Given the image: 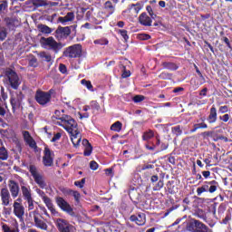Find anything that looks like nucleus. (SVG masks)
Returning a JSON list of instances; mask_svg holds the SVG:
<instances>
[{
    "label": "nucleus",
    "mask_w": 232,
    "mask_h": 232,
    "mask_svg": "<svg viewBox=\"0 0 232 232\" xmlns=\"http://www.w3.org/2000/svg\"><path fill=\"white\" fill-rule=\"evenodd\" d=\"M29 217H33L34 226L38 227L39 229H43L44 231H46L48 229V225L41 218V215H39V212L37 210H33L29 213Z\"/></svg>",
    "instance_id": "0eeeda50"
},
{
    "label": "nucleus",
    "mask_w": 232,
    "mask_h": 232,
    "mask_svg": "<svg viewBox=\"0 0 232 232\" xmlns=\"http://www.w3.org/2000/svg\"><path fill=\"white\" fill-rule=\"evenodd\" d=\"M36 192L38 193V195L42 198V199L44 198V197H46V194H44V191L41 190V189H36Z\"/></svg>",
    "instance_id": "338daca9"
},
{
    "label": "nucleus",
    "mask_w": 232,
    "mask_h": 232,
    "mask_svg": "<svg viewBox=\"0 0 232 232\" xmlns=\"http://www.w3.org/2000/svg\"><path fill=\"white\" fill-rule=\"evenodd\" d=\"M40 44L42 48H44L45 50H53V52H54L55 53H57L59 50L63 48V44L55 41V38H53V36L47 38L41 37Z\"/></svg>",
    "instance_id": "f03ea898"
},
{
    "label": "nucleus",
    "mask_w": 232,
    "mask_h": 232,
    "mask_svg": "<svg viewBox=\"0 0 232 232\" xmlns=\"http://www.w3.org/2000/svg\"><path fill=\"white\" fill-rule=\"evenodd\" d=\"M220 121H223V122H227L229 121V114H225L223 116L219 117Z\"/></svg>",
    "instance_id": "bf43d9fd"
},
{
    "label": "nucleus",
    "mask_w": 232,
    "mask_h": 232,
    "mask_svg": "<svg viewBox=\"0 0 232 232\" xmlns=\"http://www.w3.org/2000/svg\"><path fill=\"white\" fill-rule=\"evenodd\" d=\"M118 33H120V35L123 37L124 41H128V39H130V36H128V31L120 29Z\"/></svg>",
    "instance_id": "58836bf2"
},
{
    "label": "nucleus",
    "mask_w": 232,
    "mask_h": 232,
    "mask_svg": "<svg viewBox=\"0 0 232 232\" xmlns=\"http://www.w3.org/2000/svg\"><path fill=\"white\" fill-rule=\"evenodd\" d=\"M150 37L151 36H150V34H146L140 35V39H142L143 41H148V39H150Z\"/></svg>",
    "instance_id": "0e129e2a"
},
{
    "label": "nucleus",
    "mask_w": 232,
    "mask_h": 232,
    "mask_svg": "<svg viewBox=\"0 0 232 232\" xmlns=\"http://www.w3.org/2000/svg\"><path fill=\"white\" fill-rule=\"evenodd\" d=\"M56 227L60 232H73V226L63 218L55 219Z\"/></svg>",
    "instance_id": "9b49d317"
},
{
    "label": "nucleus",
    "mask_w": 232,
    "mask_h": 232,
    "mask_svg": "<svg viewBox=\"0 0 232 232\" xmlns=\"http://www.w3.org/2000/svg\"><path fill=\"white\" fill-rule=\"evenodd\" d=\"M0 198H1L3 206L5 207L10 206V203L12 202V196L10 195V190H8V188H1Z\"/></svg>",
    "instance_id": "4468645a"
},
{
    "label": "nucleus",
    "mask_w": 232,
    "mask_h": 232,
    "mask_svg": "<svg viewBox=\"0 0 232 232\" xmlns=\"http://www.w3.org/2000/svg\"><path fill=\"white\" fill-rule=\"evenodd\" d=\"M37 28H38L39 32H41V34H44L47 35H50V34H52V32H53V29H52L48 25L43 24H39L37 25Z\"/></svg>",
    "instance_id": "393cba45"
},
{
    "label": "nucleus",
    "mask_w": 232,
    "mask_h": 232,
    "mask_svg": "<svg viewBox=\"0 0 232 232\" xmlns=\"http://www.w3.org/2000/svg\"><path fill=\"white\" fill-rule=\"evenodd\" d=\"M61 137H62L61 132H57L56 134H54V136L51 140V142H57V140H59Z\"/></svg>",
    "instance_id": "8fccbe9b"
},
{
    "label": "nucleus",
    "mask_w": 232,
    "mask_h": 232,
    "mask_svg": "<svg viewBox=\"0 0 232 232\" xmlns=\"http://www.w3.org/2000/svg\"><path fill=\"white\" fill-rule=\"evenodd\" d=\"M0 160H8V151L5 147L0 148Z\"/></svg>",
    "instance_id": "473e14b6"
},
{
    "label": "nucleus",
    "mask_w": 232,
    "mask_h": 232,
    "mask_svg": "<svg viewBox=\"0 0 232 232\" xmlns=\"http://www.w3.org/2000/svg\"><path fill=\"white\" fill-rule=\"evenodd\" d=\"M199 95H203V97H206V95H208V88H204L203 90H201Z\"/></svg>",
    "instance_id": "774afa93"
},
{
    "label": "nucleus",
    "mask_w": 232,
    "mask_h": 232,
    "mask_svg": "<svg viewBox=\"0 0 232 232\" xmlns=\"http://www.w3.org/2000/svg\"><path fill=\"white\" fill-rule=\"evenodd\" d=\"M34 6H48V1L46 0H32Z\"/></svg>",
    "instance_id": "7c9ffc66"
},
{
    "label": "nucleus",
    "mask_w": 232,
    "mask_h": 232,
    "mask_svg": "<svg viewBox=\"0 0 232 232\" xmlns=\"http://www.w3.org/2000/svg\"><path fill=\"white\" fill-rule=\"evenodd\" d=\"M112 131H121L122 130V123L121 121H116L111 126Z\"/></svg>",
    "instance_id": "72a5a7b5"
},
{
    "label": "nucleus",
    "mask_w": 232,
    "mask_h": 232,
    "mask_svg": "<svg viewBox=\"0 0 232 232\" xmlns=\"http://www.w3.org/2000/svg\"><path fill=\"white\" fill-rule=\"evenodd\" d=\"M164 188V181L160 180L157 185L153 188L154 191H160V189H162Z\"/></svg>",
    "instance_id": "a18cd8bd"
},
{
    "label": "nucleus",
    "mask_w": 232,
    "mask_h": 232,
    "mask_svg": "<svg viewBox=\"0 0 232 232\" xmlns=\"http://www.w3.org/2000/svg\"><path fill=\"white\" fill-rule=\"evenodd\" d=\"M160 77V79H171V74L168 72H161Z\"/></svg>",
    "instance_id": "6e6d98bb"
},
{
    "label": "nucleus",
    "mask_w": 232,
    "mask_h": 232,
    "mask_svg": "<svg viewBox=\"0 0 232 232\" xmlns=\"http://www.w3.org/2000/svg\"><path fill=\"white\" fill-rule=\"evenodd\" d=\"M202 122L201 123H196L194 124V128L190 130L191 133H195V131H197V130H200V129H207L208 128V124H206L204 122V119H201Z\"/></svg>",
    "instance_id": "c85d7f7f"
},
{
    "label": "nucleus",
    "mask_w": 232,
    "mask_h": 232,
    "mask_svg": "<svg viewBox=\"0 0 232 232\" xmlns=\"http://www.w3.org/2000/svg\"><path fill=\"white\" fill-rule=\"evenodd\" d=\"M5 79L7 86H10L13 90H17L21 86L19 75L12 69L5 70Z\"/></svg>",
    "instance_id": "7ed1b4c3"
},
{
    "label": "nucleus",
    "mask_w": 232,
    "mask_h": 232,
    "mask_svg": "<svg viewBox=\"0 0 232 232\" xmlns=\"http://www.w3.org/2000/svg\"><path fill=\"white\" fill-rule=\"evenodd\" d=\"M13 213L19 218L20 222H23L24 218V207L21 204V198L14 200L13 204Z\"/></svg>",
    "instance_id": "6e6552de"
},
{
    "label": "nucleus",
    "mask_w": 232,
    "mask_h": 232,
    "mask_svg": "<svg viewBox=\"0 0 232 232\" xmlns=\"http://www.w3.org/2000/svg\"><path fill=\"white\" fill-rule=\"evenodd\" d=\"M3 215H4V217H10V215H12V208L4 207Z\"/></svg>",
    "instance_id": "c03bdc74"
},
{
    "label": "nucleus",
    "mask_w": 232,
    "mask_h": 232,
    "mask_svg": "<svg viewBox=\"0 0 232 232\" xmlns=\"http://www.w3.org/2000/svg\"><path fill=\"white\" fill-rule=\"evenodd\" d=\"M163 66L167 70H177V65H175V63H163Z\"/></svg>",
    "instance_id": "e433bc0d"
},
{
    "label": "nucleus",
    "mask_w": 232,
    "mask_h": 232,
    "mask_svg": "<svg viewBox=\"0 0 232 232\" xmlns=\"http://www.w3.org/2000/svg\"><path fill=\"white\" fill-rule=\"evenodd\" d=\"M59 70H60L61 73H66V72H67V70H66V65L61 63V64L59 65Z\"/></svg>",
    "instance_id": "13d9d810"
},
{
    "label": "nucleus",
    "mask_w": 232,
    "mask_h": 232,
    "mask_svg": "<svg viewBox=\"0 0 232 232\" xmlns=\"http://www.w3.org/2000/svg\"><path fill=\"white\" fill-rule=\"evenodd\" d=\"M23 135L26 144H28L30 148H35V140H34V138H32V136L30 135V132H28L27 130H24L23 132Z\"/></svg>",
    "instance_id": "4be33fe9"
},
{
    "label": "nucleus",
    "mask_w": 232,
    "mask_h": 232,
    "mask_svg": "<svg viewBox=\"0 0 232 232\" xmlns=\"http://www.w3.org/2000/svg\"><path fill=\"white\" fill-rule=\"evenodd\" d=\"M94 44H101L102 46L104 44H108V41L106 39H99L94 41Z\"/></svg>",
    "instance_id": "de8ad7c7"
},
{
    "label": "nucleus",
    "mask_w": 232,
    "mask_h": 232,
    "mask_svg": "<svg viewBox=\"0 0 232 232\" xmlns=\"http://www.w3.org/2000/svg\"><path fill=\"white\" fill-rule=\"evenodd\" d=\"M56 34L58 35H59V34H61V35H70V34H72V30L70 29L69 26L58 27L56 29Z\"/></svg>",
    "instance_id": "bb28decb"
},
{
    "label": "nucleus",
    "mask_w": 232,
    "mask_h": 232,
    "mask_svg": "<svg viewBox=\"0 0 232 232\" xmlns=\"http://www.w3.org/2000/svg\"><path fill=\"white\" fill-rule=\"evenodd\" d=\"M6 39V29L0 27V41H5Z\"/></svg>",
    "instance_id": "a19ab883"
},
{
    "label": "nucleus",
    "mask_w": 232,
    "mask_h": 232,
    "mask_svg": "<svg viewBox=\"0 0 232 232\" xmlns=\"http://www.w3.org/2000/svg\"><path fill=\"white\" fill-rule=\"evenodd\" d=\"M56 204L62 209V211H65V213H69V215L73 213V208H72V206H70V204L62 197L56 198Z\"/></svg>",
    "instance_id": "ddd939ff"
},
{
    "label": "nucleus",
    "mask_w": 232,
    "mask_h": 232,
    "mask_svg": "<svg viewBox=\"0 0 232 232\" xmlns=\"http://www.w3.org/2000/svg\"><path fill=\"white\" fill-rule=\"evenodd\" d=\"M130 222H135L137 226H144L146 224V214L138 213L137 215L130 216Z\"/></svg>",
    "instance_id": "a211bd4d"
},
{
    "label": "nucleus",
    "mask_w": 232,
    "mask_h": 232,
    "mask_svg": "<svg viewBox=\"0 0 232 232\" xmlns=\"http://www.w3.org/2000/svg\"><path fill=\"white\" fill-rule=\"evenodd\" d=\"M11 99V106L13 110H17L19 106H21V102L23 101V92H10Z\"/></svg>",
    "instance_id": "9d476101"
},
{
    "label": "nucleus",
    "mask_w": 232,
    "mask_h": 232,
    "mask_svg": "<svg viewBox=\"0 0 232 232\" xmlns=\"http://www.w3.org/2000/svg\"><path fill=\"white\" fill-rule=\"evenodd\" d=\"M73 21H75V14L73 12H69L66 15L58 17V23H61L63 26L73 23Z\"/></svg>",
    "instance_id": "dca6fc26"
},
{
    "label": "nucleus",
    "mask_w": 232,
    "mask_h": 232,
    "mask_svg": "<svg viewBox=\"0 0 232 232\" xmlns=\"http://www.w3.org/2000/svg\"><path fill=\"white\" fill-rule=\"evenodd\" d=\"M8 7V4L6 2H2L0 4V12H5V10H6V8Z\"/></svg>",
    "instance_id": "4d7b16f0"
},
{
    "label": "nucleus",
    "mask_w": 232,
    "mask_h": 232,
    "mask_svg": "<svg viewBox=\"0 0 232 232\" xmlns=\"http://www.w3.org/2000/svg\"><path fill=\"white\" fill-rule=\"evenodd\" d=\"M8 186H9V193H11L12 198H17V197H19V191H20L19 183L14 180H10Z\"/></svg>",
    "instance_id": "f3484780"
},
{
    "label": "nucleus",
    "mask_w": 232,
    "mask_h": 232,
    "mask_svg": "<svg viewBox=\"0 0 232 232\" xmlns=\"http://www.w3.org/2000/svg\"><path fill=\"white\" fill-rule=\"evenodd\" d=\"M53 150H50L48 147H45L43 157L44 165L47 167L53 166Z\"/></svg>",
    "instance_id": "f8f14e48"
},
{
    "label": "nucleus",
    "mask_w": 232,
    "mask_h": 232,
    "mask_svg": "<svg viewBox=\"0 0 232 232\" xmlns=\"http://www.w3.org/2000/svg\"><path fill=\"white\" fill-rule=\"evenodd\" d=\"M42 200H44L46 208L49 209V211H51L53 217H59V213L57 209H55V207L53 206V203L52 202V199H50V198L46 196L44 197Z\"/></svg>",
    "instance_id": "6ab92c4d"
},
{
    "label": "nucleus",
    "mask_w": 232,
    "mask_h": 232,
    "mask_svg": "<svg viewBox=\"0 0 232 232\" xmlns=\"http://www.w3.org/2000/svg\"><path fill=\"white\" fill-rule=\"evenodd\" d=\"M187 229L190 232H209V227L199 220L190 221L187 225Z\"/></svg>",
    "instance_id": "20e7f679"
},
{
    "label": "nucleus",
    "mask_w": 232,
    "mask_h": 232,
    "mask_svg": "<svg viewBox=\"0 0 232 232\" xmlns=\"http://www.w3.org/2000/svg\"><path fill=\"white\" fill-rule=\"evenodd\" d=\"M0 90H1L2 99H4V101H6V99H8V96L5 93V89H3V87H0Z\"/></svg>",
    "instance_id": "69168bd1"
},
{
    "label": "nucleus",
    "mask_w": 232,
    "mask_h": 232,
    "mask_svg": "<svg viewBox=\"0 0 232 232\" xmlns=\"http://www.w3.org/2000/svg\"><path fill=\"white\" fill-rule=\"evenodd\" d=\"M172 133H174V135H182V130H180V126H176L172 128Z\"/></svg>",
    "instance_id": "37998d69"
},
{
    "label": "nucleus",
    "mask_w": 232,
    "mask_h": 232,
    "mask_svg": "<svg viewBox=\"0 0 232 232\" xmlns=\"http://www.w3.org/2000/svg\"><path fill=\"white\" fill-rule=\"evenodd\" d=\"M153 137H155V133L151 130H149L148 131L144 132L142 135V139L144 140H150V139H153Z\"/></svg>",
    "instance_id": "f704fd0d"
},
{
    "label": "nucleus",
    "mask_w": 232,
    "mask_h": 232,
    "mask_svg": "<svg viewBox=\"0 0 232 232\" xmlns=\"http://www.w3.org/2000/svg\"><path fill=\"white\" fill-rule=\"evenodd\" d=\"M82 145L84 146L83 155L85 157H90L92 155V151H93V148L88 140H82Z\"/></svg>",
    "instance_id": "5701e85b"
},
{
    "label": "nucleus",
    "mask_w": 232,
    "mask_h": 232,
    "mask_svg": "<svg viewBox=\"0 0 232 232\" xmlns=\"http://www.w3.org/2000/svg\"><path fill=\"white\" fill-rule=\"evenodd\" d=\"M72 195H73V197L75 198V201L79 202V198H81V194L78 191H73Z\"/></svg>",
    "instance_id": "052dcab7"
},
{
    "label": "nucleus",
    "mask_w": 232,
    "mask_h": 232,
    "mask_svg": "<svg viewBox=\"0 0 232 232\" xmlns=\"http://www.w3.org/2000/svg\"><path fill=\"white\" fill-rule=\"evenodd\" d=\"M86 182V179H82L81 181H75L74 186H77L78 188H84V184Z\"/></svg>",
    "instance_id": "49530a36"
},
{
    "label": "nucleus",
    "mask_w": 232,
    "mask_h": 232,
    "mask_svg": "<svg viewBox=\"0 0 232 232\" xmlns=\"http://www.w3.org/2000/svg\"><path fill=\"white\" fill-rule=\"evenodd\" d=\"M208 189H209V185H207V183H206L202 187H199L197 188V194L198 197H200L202 195V193L208 192Z\"/></svg>",
    "instance_id": "2f4dec72"
},
{
    "label": "nucleus",
    "mask_w": 232,
    "mask_h": 232,
    "mask_svg": "<svg viewBox=\"0 0 232 232\" xmlns=\"http://www.w3.org/2000/svg\"><path fill=\"white\" fill-rule=\"evenodd\" d=\"M29 171L34 182H36L39 185V188H41L42 189H44V188H46V182H44V178H43V175L39 173L37 167L31 165L29 167Z\"/></svg>",
    "instance_id": "39448f33"
},
{
    "label": "nucleus",
    "mask_w": 232,
    "mask_h": 232,
    "mask_svg": "<svg viewBox=\"0 0 232 232\" xmlns=\"http://www.w3.org/2000/svg\"><path fill=\"white\" fill-rule=\"evenodd\" d=\"M2 231L3 232H20L19 222H17V219H14L11 223V226H8L7 224L3 223Z\"/></svg>",
    "instance_id": "2eb2a0df"
},
{
    "label": "nucleus",
    "mask_w": 232,
    "mask_h": 232,
    "mask_svg": "<svg viewBox=\"0 0 232 232\" xmlns=\"http://www.w3.org/2000/svg\"><path fill=\"white\" fill-rule=\"evenodd\" d=\"M39 57H41V59L46 63H52V54H50V53L41 52L39 53Z\"/></svg>",
    "instance_id": "c756f323"
},
{
    "label": "nucleus",
    "mask_w": 232,
    "mask_h": 232,
    "mask_svg": "<svg viewBox=\"0 0 232 232\" xmlns=\"http://www.w3.org/2000/svg\"><path fill=\"white\" fill-rule=\"evenodd\" d=\"M219 113H227L228 107L227 105L220 106L218 109Z\"/></svg>",
    "instance_id": "864d4df0"
},
{
    "label": "nucleus",
    "mask_w": 232,
    "mask_h": 232,
    "mask_svg": "<svg viewBox=\"0 0 232 232\" xmlns=\"http://www.w3.org/2000/svg\"><path fill=\"white\" fill-rule=\"evenodd\" d=\"M65 57L75 59L82 55V46L79 44L68 47L64 52Z\"/></svg>",
    "instance_id": "423d86ee"
},
{
    "label": "nucleus",
    "mask_w": 232,
    "mask_h": 232,
    "mask_svg": "<svg viewBox=\"0 0 232 232\" xmlns=\"http://www.w3.org/2000/svg\"><path fill=\"white\" fill-rule=\"evenodd\" d=\"M21 191H22L24 199L28 200L32 198V189L30 188V187L22 185Z\"/></svg>",
    "instance_id": "b1692460"
},
{
    "label": "nucleus",
    "mask_w": 232,
    "mask_h": 232,
    "mask_svg": "<svg viewBox=\"0 0 232 232\" xmlns=\"http://www.w3.org/2000/svg\"><path fill=\"white\" fill-rule=\"evenodd\" d=\"M218 188V185L210 186L208 188V191L210 193H215V191H217Z\"/></svg>",
    "instance_id": "680f3d73"
},
{
    "label": "nucleus",
    "mask_w": 232,
    "mask_h": 232,
    "mask_svg": "<svg viewBox=\"0 0 232 232\" xmlns=\"http://www.w3.org/2000/svg\"><path fill=\"white\" fill-rule=\"evenodd\" d=\"M146 10L149 15H150L151 19H155V17H157V14L153 13V8H151V5H147Z\"/></svg>",
    "instance_id": "79ce46f5"
},
{
    "label": "nucleus",
    "mask_w": 232,
    "mask_h": 232,
    "mask_svg": "<svg viewBox=\"0 0 232 232\" xmlns=\"http://www.w3.org/2000/svg\"><path fill=\"white\" fill-rule=\"evenodd\" d=\"M144 5L141 3H137V4H131L130 5H129V10L130 12H133V14H139V12H140L142 10V7Z\"/></svg>",
    "instance_id": "a878e982"
},
{
    "label": "nucleus",
    "mask_w": 232,
    "mask_h": 232,
    "mask_svg": "<svg viewBox=\"0 0 232 232\" xmlns=\"http://www.w3.org/2000/svg\"><path fill=\"white\" fill-rule=\"evenodd\" d=\"M104 8L110 15H111V14H114L115 12V5H113V3H111V1L105 2Z\"/></svg>",
    "instance_id": "cd10ccee"
},
{
    "label": "nucleus",
    "mask_w": 232,
    "mask_h": 232,
    "mask_svg": "<svg viewBox=\"0 0 232 232\" xmlns=\"http://www.w3.org/2000/svg\"><path fill=\"white\" fill-rule=\"evenodd\" d=\"M139 22L143 26H151V23H152L151 18L150 16H148V14L146 13H142L139 16Z\"/></svg>",
    "instance_id": "aec40b11"
},
{
    "label": "nucleus",
    "mask_w": 232,
    "mask_h": 232,
    "mask_svg": "<svg viewBox=\"0 0 232 232\" xmlns=\"http://www.w3.org/2000/svg\"><path fill=\"white\" fill-rule=\"evenodd\" d=\"M57 120L58 121H56V124L62 126V128H64V130L71 134V140L73 147L77 148V146L81 144L82 139L81 132L77 128V121L66 114H63L61 117H58Z\"/></svg>",
    "instance_id": "f257e3e1"
},
{
    "label": "nucleus",
    "mask_w": 232,
    "mask_h": 232,
    "mask_svg": "<svg viewBox=\"0 0 232 232\" xmlns=\"http://www.w3.org/2000/svg\"><path fill=\"white\" fill-rule=\"evenodd\" d=\"M29 66L35 68L37 66V58H31L29 61Z\"/></svg>",
    "instance_id": "09e8293b"
},
{
    "label": "nucleus",
    "mask_w": 232,
    "mask_h": 232,
    "mask_svg": "<svg viewBox=\"0 0 232 232\" xmlns=\"http://www.w3.org/2000/svg\"><path fill=\"white\" fill-rule=\"evenodd\" d=\"M52 100V94L43 91H37L35 94V101L41 106H46L48 102Z\"/></svg>",
    "instance_id": "1a4fd4ad"
},
{
    "label": "nucleus",
    "mask_w": 232,
    "mask_h": 232,
    "mask_svg": "<svg viewBox=\"0 0 232 232\" xmlns=\"http://www.w3.org/2000/svg\"><path fill=\"white\" fill-rule=\"evenodd\" d=\"M25 202H27L28 211H33V209H34V208H35V205H34L35 201H34V198H31L29 199H25Z\"/></svg>",
    "instance_id": "c9c22d12"
},
{
    "label": "nucleus",
    "mask_w": 232,
    "mask_h": 232,
    "mask_svg": "<svg viewBox=\"0 0 232 232\" xmlns=\"http://www.w3.org/2000/svg\"><path fill=\"white\" fill-rule=\"evenodd\" d=\"M81 83L83 86H86V88L88 90H92L93 89V85H92V82H90V81H86L85 79H83V80L81 81Z\"/></svg>",
    "instance_id": "4c0bfd02"
},
{
    "label": "nucleus",
    "mask_w": 232,
    "mask_h": 232,
    "mask_svg": "<svg viewBox=\"0 0 232 232\" xmlns=\"http://www.w3.org/2000/svg\"><path fill=\"white\" fill-rule=\"evenodd\" d=\"M6 113V111L5 110V107L3 106V101L0 99V115L3 117Z\"/></svg>",
    "instance_id": "5fc2aeb1"
},
{
    "label": "nucleus",
    "mask_w": 232,
    "mask_h": 232,
    "mask_svg": "<svg viewBox=\"0 0 232 232\" xmlns=\"http://www.w3.org/2000/svg\"><path fill=\"white\" fill-rule=\"evenodd\" d=\"M90 106L92 110H96L97 111L101 110V105H99V102H97L96 101L91 102Z\"/></svg>",
    "instance_id": "ea45409f"
},
{
    "label": "nucleus",
    "mask_w": 232,
    "mask_h": 232,
    "mask_svg": "<svg viewBox=\"0 0 232 232\" xmlns=\"http://www.w3.org/2000/svg\"><path fill=\"white\" fill-rule=\"evenodd\" d=\"M90 168H91V169L95 171V169H98L99 164L96 161H91Z\"/></svg>",
    "instance_id": "603ef678"
},
{
    "label": "nucleus",
    "mask_w": 232,
    "mask_h": 232,
    "mask_svg": "<svg viewBox=\"0 0 232 232\" xmlns=\"http://www.w3.org/2000/svg\"><path fill=\"white\" fill-rule=\"evenodd\" d=\"M205 184H207V186H218V182H217V180L207 181Z\"/></svg>",
    "instance_id": "e2e57ef3"
},
{
    "label": "nucleus",
    "mask_w": 232,
    "mask_h": 232,
    "mask_svg": "<svg viewBox=\"0 0 232 232\" xmlns=\"http://www.w3.org/2000/svg\"><path fill=\"white\" fill-rule=\"evenodd\" d=\"M134 102H142L144 101V96L142 95H136L133 98Z\"/></svg>",
    "instance_id": "3c124183"
},
{
    "label": "nucleus",
    "mask_w": 232,
    "mask_h": 232,
    "mask_svg": "<svg viewBox=\"0 0 232 232\" xmlns=\"http://www.w3.org/2000/svg\"><path fill=\"white\" fill-rule=\"evenodd\" d=\"M207 121L209 124H215V122H217V108L215 105L210 108V112Z\"/></svg>",
    "instance_id": "412c9836"
}]
</instances>
